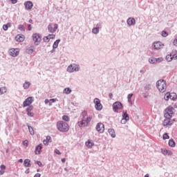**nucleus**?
<instances>
[{
	"label": "nucleus",
	"instance_id": "1",
	"mask_svg": "<svg viewBox=\"0 0 177 177\" xmlns=\"http://www.w3.org/2000/svg\"><path fill=\"white\" fill-rule=\"evenodd\" d=\"M82 120L77 122L78 127L80 128H84V127H88L89 125V122L92 121V115H88V112L86 111H84L82 112Z\"/></svg>",
	"mask_w": 177,
	"mask_h": 177
},
{
	"label": "nucleus",
	"instance_id": "2",
	"mask_svg": "<svg viewBox=\"0 0 177 177\" xmlns=\"http://www.w3.org/2000/svg\"><path fill=\"white\" fill-rule=\"evenodd\" d=\"M57 128L59 132H68L70 126H68V124L64 121H58L57 122Z\"/></svg>",
	"mask_w": 177,
	"mask_h": 177
},
{
	"label": "nucleus",
	"instance_id": "3",
	"mask_svg": "<svg viewBox=\"0 0 177 177\" xmlns=\"http://www.w3.org/2000/svg\"><path fill=\"white\" fill-rule=\"evenodd\" d=\"M156 86L158 91L162 93L167 91V82L164 80H159L156 82Z\"/></svg>",
	"mask_w": 177,
	"mask_h": 177
},
{
	"label": "nucleus",
	"instance_id": "4",
	"mask_svg": "<svg viewBox=\"0 0 177 177\" xmlns=\"http://www.w3.org/2000/svg\"><path fill=\"white\" fill-rule=\"evenodd\" d=\"M174 107L172 106H169L165 110V118H172V115L174 114Z\"/></svg>",
	"mask_w": 177,
	"mask_h": 177
},
{
	"label": "nucleus",
	"instance_id": "5",
	"mask_svg": "<svg viewBox=\"0 0 177 177\" xmlns=\"http://www.w3.org/2000/svg\"><path fill=\"white\" fill-rule=\"evenodd\" d=\"M32 39L35 45H39L41 44V35L38 33H34L32 35Z\"/></svg>",
	"mask_w": 177,
	"mask_h": 177
},
{
	"label": "nucleus",
	"instance_id": "6",
	"mask_svg": "<svg viewBox=\"0 0 177 177\" xmlns=\"http://www.w3.org/2000/svg\"><path fill=\"white\" fill-rule=\"evenodd\" d=\"M174 59H175V60L177 59V51H175L174 53L173 51L171 54H169L166 56V60L167 62H172Z\"/></svg>",
	"mask_w": 177,
	"mask_h": 177
},
{
	"label": "nucleus",
	"instance_id": "7",
	"mask_svg": "<svg viewBox=\"0 0 177 177\" xmlns=\"http://www.w3.org/2000/svg\"><path fill=\"white\" fill-rule=\"evenodd\" d=\"M93 102H94V104L96 110H97L98 111H100V110L103 109V106L100 103V100H99L98 98H95L94 99Z\"/></svg>",
	"mask_w": 177,
	"mask_h": 177
},
{
	"label": "nucleus",
	"instance_id": "8",
	"mask_svg": "<svg viewBox=\"0 0 177 177\" xmlns=\"http://www.w3.org/2000/svg\"><path fill=\"white\" fill-rule=\"evenodd\" d=\"M79 68L78 66L75 64H71L67 68V71L68 73H74V71H78Z\"/></svg>",
	"mask_w": 177,
	"mask_h": 177
},
{
	"label": "nucleus",
	"instance_id": "9",
	"mask_svg": "<svg viewBox=\"0 0 177 177\" xmlns=\"http://www.w3.org/2000/svg\"><path fill=\"white\" fill-rule=\"evenodd\" d=\"M96 131L100 132V133H103L104 132V124L102 122H99L96 125Z\"/></svg>",
	"mask_w": 177,
	"mask_h": 177
},
{
	"label": "nucleus",
	"instance_id": "10",
	"mask_svg": "<svg viewBox=\"0 0 177 177\" xmlns=\"http://www.w3.org/2000/svg\"><path fill=\"white\" fill-rule=\"evenodd\" d=\"M154 49L156 50H160L164 48V44L161 41H156L153 44Z\"/></svg>",
	"mask_w": 177,
	"mask_h": 177
},
{
	"label": "nucleus",
	"instance_id": "11",
	"mask_svg": "<svg viewBox=\"0 0 177 177\" xmlns=\"http://www.w3.org/2000/svg\"><path fill=\"white\" fill-rule=\"evenodd\" d=\"M113 109L114 111H118L122 109V104L120 102H116L113 104Z\"/></svg>",
	"mask_w": 177,
	"mask_h": 177
},
{
	"label": "nucleus",
	"instance_id": "12",
	"mask_svg": "<svg viewBox=\"0 0 177 177\" xmlns=\"http://www.w3.org/2000/svg\"><path fill=\"white\" fill-rule=\"evenodd\" d=\"M59 26L57 24H54V25H52V24H49L48 26V30L49 31V32H56V30H57Z\"/></svg>",
	"mask_w": 177,
	"mask_h": 177
},
{
	"label": "nucleus",
	"instance_id": "13",
	"mask_svg": "<svg viewBox=\"0 0 177 177\" xmlns=\"http://www.w3.org/2000/svg\"><path fill=\"white\" fill-rule=\"evenodd\" d=\"M122 117L121 124H125L127 121H129V115L127 113V111H123Z\"/></svg>",
	"mask_w": 177,
	"mask_h": 177
},
{
	"label": "nucleus",
	"instance_id": "14",
	"mask_svg": "<svg viewBox=\"0 0 177 177\" xmlns=\"http://www.w3.org/2000/svg\"><path fill=\"white\" fill-rule=\"evenodd\" d=\"M32 102H34V99H32V97H29L25 100V101L23 102L24 107H27V106H30Z\"/></svg>",
	"mask_w": 177,
	"mask_h": 177
},
{
	"label": "nucleus",
	"instance_id": "15",
	"mask_svg": "<svg viewBox=\"0 0 177 177\" xmlns=\"http://www.w3.org/2000/svg\"><path fill=\"white\" fill-rule=\"evenodd\" d=\"M9 53L12 57H16L19 53V48H11L9 50Z\"/></svg>",
	"mask_w": 177,
	"mask_h": 177
},
{
	"label": "nucleus",
	"instance_id": "16",
	"mask_svg": "<svg viewBox=\"0 0 177 177\" xmlns=\"http://www.w3.org/2000/svg\"><path fill=\"white\" fill-rule=\"evenodd\" d=\"M149 63H151V64H154V63H157V62H162V58H155V57H151L149 59Z\"/></svg>",
	"mask_w": 177,
	"mask_h": 177
},
{
	"label": "nucleus",
	"instance_id": "17",
	"mask_svg": "<svg viewBox=\"0 0 177 177\" xmlns=\"http://www.w3.org/2000/svg\"><path fill=\"white\" fill-rule=\"evenodd\" d=\"M56 35L51 34V35H48V36H46L43 38L44 42H49V41H50V39H55Z\"/></svg>",
	"mask_w": 177,
	"mask_h": 177
},
{
	"label": "nucleus",
	"instance_id": "18",
	"mask_svg": "<svg viewBox=\"0 0 177 177\" xmlns=\"http://www.w3.org/2000/svg\"><path fill=\"white\" fill-rule=\"evenodd\" d=\"M171 118H166L163 121V127H168L172 125V121H171Z\"/></svg>",
	"mask_w": 177,
	"mask_h": 177
},
{
	"label": "nucleus",
	"instance_id": "19",
	"mask_svg": "<svg viewBox=\"0 0 177 177\" xmlns=\"http://www.w3.org/2000/svg\"><path fill=\"white\" fill-rule=\"evenodd\" d=\"M24 6L27 10H31L32 9V6L34 5L32 4V2L31 1H26L24 3Z\"/></svg>",
	"mask_w": 177,
	"mask_h": 177
},
{
	"label": "nucleus",
	"instance_id": "20",
	"mask_svg": "<svg viewBox=\"0 0 177 177\" xmlns=\"http://www.w3.org/2000/svg\"><path fill=\"white\" fill-rule=\"evenodd\" d=\"M33 109H34V106H29L26 109V111H27V114H28V117H34V113L31 112V111H32Z\"/></svg>",
	"mask_w": 177,
	"mask_h": 177
},
{
	"label": "nucleus",
	"instance_id": "21",
	"mask_svg": "<svg viewBox=\"0 0 177 177\" xmlns=\"http://www.w3.org/2000/svg\"><path fill=\"white\" fill-rule=\"evenodd\" d=\"M85 145L86 147H88V149H91V147H92L93 145H95V143L93 142V140H88V141L86 142Z\"/></svg>",
	"mask_w": 177,
	"mask_h": 177
},
{
	"label": "nucleus",
	"instance_id": "22",
	"mask_svg": "<svg viewBox=\"0 0 177 177\" xmlns=\"http://www.w3.org/2000/svg\"><path fill=\"white\" fill-rule=\"evenodd\" d=\"M41 149H42V144H40L36 147V149L35 150V154H40Z\"/></svg>",
	"mask_w": 177,
	"mask_h": 177
},
{
	"label": "nucleus",
	"instance_id": "23",
	"mask_svg": "<svg viewBox=\"0 0 177 177\" xmlns=\"http://www.w3.org/2000/svg\"><path fill=\"white\" fill-rule=\"evenodd\" d=\"M15 39L17 42H23L24 41V36L18 35L16 36Z\"/></svg>",
	"mask_w": 177,
	"mask_h": 177
},
{
	"label": "nucleus",
	"instance_id": "24",
	"mask_svg": "<svg viewBox=\"0 0 177 177\" xmlns=\"http://www.w3.org/2000/svg\"><path fill=\"white\" fill-rule=\"evenodd\" d=\"M31 160H30V159H25L24 161V167H31Z\"/></svg>",
	"mask_w": 177,
	"mask_h": 177
},
{
	"label": "nucleus",
	"instance_id": "25",
	"mask_svg": "<svg viewBox=\"0 0 177 177\" xmlns=\"http://www.w3.org/2000/svg\"><path fill=\"white\" fill-rule=\"evenodd\" d=\"M135 23H136V21H135V19H133V18H129L127 19L128 26H133V24H135Z\"/></svg>",
	"mask_w": 177,
	"mask_h": 177
},
{
	"label": "nucleus",
	"instance_id": "26",
	"mask_svg": "<svg viewBox=\"0 0 177 177\" xmlns=\"http://www.w3.org/2000/svg\"><path fill=\"white\" fill-rule=\"evenodd\" d=\"M26 53L28 55H32V53H34V46H30L26 49Z\"/></svg>",
	"mask_w": 177,
	"mask_h": 177
},
{
	"label": "nucleus",
	"instance_id": "27",
	"mask_svg": "<svg viewBox=\"0 0 177 177\" xmlns=\"http://www.w3.org/2000/svg\"><path fill=\"white\" fill-rule=\"evenodd\" d=\"M108 132H109V135H111V136L112 138H114V137L115 136V131H114V129H109L108 130Z\"/></svg>",
	"mask_w": 177,
	"mask_h": 177
},
{
	"label": "nucleus",
	"instance_id": "28",
	"mask_svg": "<svg viewBox=\"0 0 177 177\" xmlns=\"http://www.w3.org/2000/svg\"><path fill=\"white\" fill-rule=\"evenodd\" d=\"M170 99L171 100H176L177 99L176 93H170Z\"/></svg>",
	"mask_w": 177,
	"mask_h": 177
},
{
	"label": "nucleus",
	"instance_id": "29",
	"mask_svg": "<svg viewBox=\"0 0 177 177\" xmlns=\"http://www.w3.org/2000/svg\"><path fill=\"white\" fill-rule=\"evenodd\" d=\"M60 43V39H57L55 42H54V44H53V48H54V49H56V48H57V46H59V44Z\"/></svg>",
	"mask_w": 177,
	"mask_h": 177
},
{
	"label": "nucleus",
	"instance_id": "30",
	"mask_svg": "<svg viewBox=\"0 0 177 177\" xmlns=\"http://www.w3.org/2000/svg\"><path fill=\"white\" fill-rule=\"evenodd\" d=\"M132 96H133V94L130 93L127 96L128 102L130 104H132Z\"/></svg>",
	"mask_w": 177,
	"mask_h": 177
},
{
	"label": "nucleus",
	"instance_id": "31",
	"mask_svg": "<svg viewBox=\"0 0 177 177\" xmlns=\"http://www.w3.org/2000/svg\"><path fill=\"white\" fill-rule=\"evenodd\" d=\"M71 92V88H66L65 89H64L63 93H65L66 95H70Z\"/></svg>",
	"mask_w": 177,
	"mask_h": 177
},
{
	"label": "nucleus",
	"instance_id": "32",
	"mask_svg": "<svg viewBox=\"0 0 177 177\" xmlns=\"http://www.w3.org/2000/svg\"><path fill=\"white\" fill-rule=\"evenodd\" d=\"M30 85H31V84H30L28 82H26L24 84L23 87L24 89H28L30 88Z\"/></svg>",
	"mask_w": 177,
	"mask_h": 177
},
{
	"label": "nucleus",
	"instance_id": "33",
	"mask_svg": "<svg viewBox=\"0 0 177 177\" xmlns=\"http://www.w3.org/2000/svg\"><path fill=\"white\" fill-rule=\"evenodd\" d=\"M6 87L0 88V95H3V93H6Z\"/></svg>",
	"mask_w": 177,
	"mask_h": 177
},
{
	"label": "nucleus",
	"instance_id": "34",
	"mask_svg": "<svg viewBox=\"0 0 177 177\" xmlns=\"http://www.w3.org/2000/svg\"><path fill=\"white\" fill-rule=\"evenodd\" d=\"M50 141V136H46V139L44 140L43 143L44 145H48L49 142Z\"/></svg>",
	"mask_w": 177,
	"mask_h": 177
},
{
	"label": "nucleus",
	"instance_id": "35",
	"mask_svg": "<svg viewBox=\"0 0 177 177\" xmlns=\"http://www.w3.org/2000/svg\"><path fill=\"white\" fill-rule=\"evenodd\" d=\"M165 100H169L171 99V93H167L164 96Z\"/></svg>",
	"mask_w": 177,
	"mask_h": 177
},
{
	"label": "nucleus",
	"instance_id": "36",
	"mask_svg": "<svg viewBox=\"0 0 177 177\" xmlns=\"http://www.w3.org/2000/svg\"><path fill=\"white\" fill-rule=\"evenodd\" d=\"M169 146H170V147H175V141H174V140H169Z\"/></svg>",
	"mask_w": 177,
	"mask_h": 177
},
{
	"label": "nucleus",
	"instance_id": "37",
	"mask_svg": "<svg viewBox=\"0 0 177 177\" xmlns=\"http://www.w3.org/2000/svg\"><path fill=\"white\" fill-rule=\"evenodd\" d=\"M93 34H99V29L97 28H94L92 30Z\"/></svg>",
	"mask_w": 177,
	"mask_h": 177
},
{
	"label": "nucleus",
	"instance_id": "38",
	"mask_svg": "<svg viewBox=\"0 0 177 177\" xmlns=\"http://www.w3.org/2000/svg\"><path fill=\"white\" fill-rule=\"evenodd\" d=\"M62 120L64 121L68 122V121H70V118H68L67 115H63L62 116Z\"/></svg>",
	"mask_w": 177,
	"mask_h": 177
},
{
	"label": "nucleus",
	"instance_id": "39",
	"mask_svg": "<svg viewBox=\"0 0 177 177\" xmlns=\"http://www.w3.org/2000/svg\"><path fill=\"white\" fill-rule=\"evenodd\" d=\"M28 130L30 135H34V129L32 127L28 126Z\"/></svg>",
	"mask_w": 177,
	"mask_h": 177
},
{
	"label": "nucleus",
	"instance_id": "40",
	"mask_svg": "<svg viewBox=\"0 0 177 177\" xmlns=\"http://www.w3.org/2000/svg\"><path fill=\"white\" fill-rule=\"evenodd\" d=\"M19 30H20L21 31H24V30H26V28H24V26L23 25H19L18 27Z\"/></svg>",
	"mask_w": 177,
	"mask_h": 177
},
{
	"label": "nucleus",
	"instance_id": "41",
	"mask_svg": "<svg viewBox=\"0 0 177 177\" xmlns=\"http://www.w3.org/2000/svg\"><path fill=\"white\" fill-rule=\"evenodd\" d=\"M23 145L25 146V147H28V141L27 140H24L23 142Z\"/></svg>",
	"mask_w": 177,
	"mask_h": 177
},
{
	"label": "nucleus",
	"instance_id": "42",
	"mask_svg": "<svg viewBox=\"0 0 177 177\" xmlns=\"http://www.w3.org/2000/svg\"><path fill=\"white\" fill-rule=\"evenodd\" d=\"M162 138H163L164 140L169 139V136H168L167 133H165V134H163Z\"/></svg>",
	"mask_w": 177,
	"mask_h": 177
},
{
	"label": "nucleus",
	"instance_id": "43",
	"mask_svg": "<svg viewBox=\"0 0 177 177\" xmlns=\"http://www.w3.org/2000/svg\"><path fill=\"white\" fill-rule=\"evenodd\" d=\"M162 37H168V32H167L166 31H162Z\"/></svg>",
	"mask_w": 177,
	"mask_h": 177
},
{
	"label": "nucleus",
	"instance_id": "44",
	"mask_svg": "<svg viewBox=\"0 0 177 177\" xmlns=\"http://www.w3.org/2000/svg\"><path fill=\"white\" fill-rule=\"evenodd\" d=\"M0 168L1 171H5V169H6V166H5V165H1Z\"/></svg>",
	"mask_w": 177,
	"mask_h": 177
},
{
	"label": "nucleus",
	"instance_id": "45",
	"mask_svg": "<svg viewBox=\"0 0 177 177\" xmlns=\"http://www.w3.org/2000/svg\"><path fill=\"white\" fill-rule=\"evenodd\" d=\"M3 30H4V31H8V25H3Z\"/></svg>",
	"mask_w": 177,
	"mask_h": 177
},
{
	"label": "nucleus",
	"instance_id": "46",
	"mask_svg": "<svg viewBox=\"0 0 177 177\" xmlns=\"http://www.w3.org/2000/svg\"><path fill=\"white\" fill-rule=\"evenodd\" d=\"M55 153L56 154H58L59 156H60V154H62V153L60 152V151H59V149H55Z\"/></svg>",
	"mask_w": 177,
	"mask_h": 177
},
{
	"label": "nucleus",
	"instance_id": "47",
	"mask_svg": "<svg viewBox=\"0 0 177 177\" xmlns=\"http://www.w3.org/2000/svg\"><path fill=\"white\" fill-rule=\"evenodd\" d=\"M50 102H51L52 103H55V102H57V99H50Z\"/></svg>",
	"mask_w": 177,
	"mask_h": 177
},
{
	"label": "nucleus",
	"instance_id": "48",
	"mask_svg": "<svg viewBox=\"0 0 177 177\" xmlns=\"http://www.w3.org/2000/svg\"><path fill=\"white\" fill-rule=\"evenodd\" d=\"M10 2H11L12 3H13V4L17 3V0H10Z\"/></svg>",
	"mask_w": 177,
	"mask_h": 177
},
{
	"label": "nucleus",
	"instance_id": "49",
	"mask_svg": "<svg viewBox=\"0 0 177 177\" xmlns=\"http://www.w3.org/2000/svg\"><path fill=\"white\" fill-rule=\"evenodd\" d=\"M37 165H39V167H42V163L41 162V161H37Z\"/></svg>",
	"mask_w": 177,
	"mask_h": 177
},
{
	"label": "nucleus",
	"instance_id": "50",
	"mask_svg": "<svg viewBox=\"0 0 177 177\" xmlns=\"http://www.w3.org/2000/svg\"><path fill=\"white\" fill-rule=\"evenodd\" d=\"M34 177H41V174L37 173V174H36L35 175Z\"/></svg>",
	"mask_w": 177,
	"mask_h": 177
},
{
	"label": "nucleus",
	"instance_id": "51",
	"mask_svg": "<svg viewBox=\"0 0 177 177\" xmlns=\"http://www.w3.org/2000/svg\"><path fill=\"white\" fill-rule=\"evenodd\" d=\"M28 30H29V31H31V30H32V27H31V25H28Z\"/></svg>",
	"mask_w": 177,
	"mask_h": 177
},
{
	"label": "nucleus",
	"instance_id": "52",
	"mask_svg": "<svg viewBox=\"0 0 177 177\" xmlns=\"http://www.w3.org/2000/svg\"><path fill=\"white\" fill-rule=\"evenodd\" d=\"M6 25L7 26L8 28H9V27H12V24H10V23H8Z\"/></svg>",
	"mask_w": 177,
	"mask_h": 177
},
{
	"label": "nucleus",
	"instance_id": "53",
	"mask_svg": "<svg viewBox=\"0 0 177 177\" xmlns=\"http://www.w3.org/2000/svg\"><path fill=\"white\" fill-rule=\"evenodd\" d=\"M5 174L4 170H0V175H3Z\"/></svg>",
	"mask_w": 177,
	"mask_h": 177
},
{
	"label": "nucleus",
	"instance_id": "54",
	"mask_svg": "<svg viewBox=\"0 0 177 177\" xmlns=\"http://www.w3.org/2000/svg\"><path fill=\"white\" fill-rule=\"evenodd\" d=\"M44 103L45 104H48V103H49V100L48 99L45 100Z\"/></svg>",
	"mask_w": 177,
	"mask_h": 177
},
{
	"label": "nucleus",
	"instance_id": "55",
	"mask_svg": "<svg viewBox=\"0 0 177 177\" xmlns=\"http://www.w3.org/2000/svg\"><path fill=\"white\" fill-rule=\"evenodd\" d=\"M109 96L110 99H113V93H109Z\"/></svg>",
	"mask_w": 177,
	"mask_h": 177
},
{
	"label": "nucleus",
	"instance_id": "56",
	"mask_svg": "<svg viewBox=\"0 0 177 177\" xmlns=\"http://www.w3.org/2000/svg\"><path fill=\"white\" fill-rule=\"evenodd\" d=\"M62 162H63V163L66 162V158H62Z\"/></svg>",
	"mask_w": 177,
	"mask_h": 177
},
{
	"label": "nucleus",
	"instance_id": "57",
	"mask_svg": "<svg viewBox=\"0 0 177 177\" xmlns=\"http://www.w3.org/2000/svg\"><path fill=\"white\" fill-rule=\"evenodd\" d=\"M167 153H168V151L167 149H165L163 153L167 154Z\"/></svg>",
	"mask_w": 177,
	"mask_h": 177
},
{
	"label": "nucleus",
	"instance_id": "58",
	"mask_svg": "<svg viewBox=\"0 0 177 177\" xmlns=\"http://www.w3.org/2000/svg\"><path fill=\"white\" fill-rule=\"evenodd\" d=\"M18 161L19 162H23V159H19Z\"/></svg>",
	"mask_w": 177,
	"mask_h": 177
},
{
	"label": "nucleus",
	"instance_id": "59",
	"mask_svg": "<svg viewBox=\"0 0 177 177\" xmlns=\"http://www.w3.org/2000/svg\"><path fill=\"white\" fill-rule=\"evenodd\" d=\"M29 23H32V19H30Z\"/></svg>",
	"mask_w": 177,
	"mask_h": 177
},
{
	"label": "nucleus",
	"instance_id": "60",
	"mask_svg": "<svg viewBox=\"0 0 177 177\" xmlns=\"http://www.w3.org/2000/svg\"><path fill=\"white\" fill-rule=\"evenodd\" d=\"M6 153H9V149H6Z\"/></svg>",
	"mask_w": 177,
	"mask_h": 177
},
{
	"label": "nucleus",
	"instance_id": "61",
	"mask_svg": "<svg viewBox=\"0 0 177 177\" xmlns=\"http://www.w3.org/2000/svg\"><path fill=\"white\" fill-rule=\"evenodd\" d=\"M145 177H149V174H146Z\"/></svg>",
	"mask_w": 177,
	"mask_h": 177
},
{
	"label": "nucleus",
	"instance_id": "62",
	"mask_svg": "<svg viewBox=\"0 0 177 177\" xmlns=\"http://www.w3.org/2000/svg\"><path fill=\"white\" fill-rule=\"evenodd\" d=\"M49 106H52V102H50V103H49Z\"/></svg>",
	"mask_w": 177,
	"mask_h": 177
},
{
	"label": "nucleus",
	"instance_id": "63",
	"mask_svg": "<svg viewBox=\"0 0 177 177\" xmlns=\"http://www.w3.org/2000/svg\"><path fill=\"white\" fill-rule=\"evenodd\" d=\"M26 174H28V170L26 171Z\"/></svg>",
	"mask_w": 177,
	"mask_h": 177
},
{
	"label": "nucleus",
	"instance_id": "64",
	"mask_svg": "<svg viewBox=\"0 0 177 177\" xmlns=\"http://www.w3.org/2000/svg\"><path fill=\"white\" fill-rule=\"evenodd\" d=\"M172 153V152L171 151H169V154H171Z\"/></svg>",
	"mask_w": 177,
	"mask_h": 177
}]
</instances>
